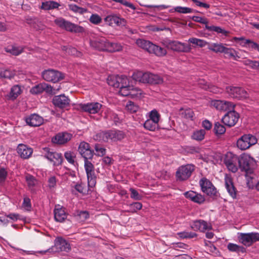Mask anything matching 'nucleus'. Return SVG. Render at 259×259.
Instances as JSON below:
<instances>
[{"label":"nucleus","instance_id":"f257e3e1","mask_svg":"<svg viewBox=\"0 0 259 259\" xmlns=\"http://www.w3.org/2000/svg\"><path fill=\"white\" fill-rule=\"evenodd\" d=\"M124 133L121 131L112 129L101 131L94 136L96 141L106 142H116L120 141L125 138Z\"/></svg>","mask_w":259,"mask_h":259},{"label":"nucleus","instance_id":"f03ea898","mask_svg":"<svg viewBox=\"0 0 259 259\" xmlns=\"http://www.w3.org/2000/svg\"><path fill=\"white\" fill-rule=\"evenodd\" d=\"M132 78L136 81L152 84H161L163 82V78L160 76L149 72H135L133 74Z\"/></svg>","mask_w":259,"mask_h":259},{"label":"nucleus","instance_id":"7ed1b4c3","mask_svg":"<svg viewBox=\"0 0 259 259\" xmlns=\"http://www.w3.org/2000/svg\"><path fill=\"white\" fill-rule=\"evenodd\" d=\"M136 44L149 53L154 54L158 57L164 56L167 53L165 49L143 39H138L136 40Z\"/></svg>","mask_w":259,"mask_h":259},{"label":"nucleus","instance_id":"20e7f679","mask_svg":"<svg viewBox=\"0 0 259 259\" xmlns=\"http://www.w3.org/2000/svg\"><path fill=\"white\" fill-rule=\"evenodd\" d=\"M130 78L125 75H117L116 76V83L109 82V85L116 88H119V94L122 96H126L127 94V89L130 88Z\"/></svg>","mask_w":259,"mask_h":259},{"label":"nucleus","instance_id":"39448f33","mask_svg":"<svg viewBox=\"0 0 259 259\" xmlns=\"http://www.w3.org/2000/svg\"><path fill=\"white\" fill-rule=\"evenodd\" d=\"M195 170L193 164H186L180 166L176 172V178L178 181H185L188 180Z\"/></svg>","mask_w":259,"mask_h":259},{"label":"nucleus","instance_id":"423d86ee","mask_svg":"<svg viewBox=\"0 0 259 259\" xmlns=\"http://www.w3.org/2000/svg\"><path fill=\"white\" fill-rule=\"evenodd\" d=\"M239 241L246 247L251 246L253 243L259 241V233H239L238 234Z\"/></svg>","mask_w":259,"mask_h":259},{"label":"nucleus","instance_id":"0eeeda50","mask_svg":"<svg viewBox=\"0 0 259 259\" xmlns=\"http://www.w3.org/2000/svg\"><path fill=\"white\" fill-rule=\"evenodd\" d=\"M54 22L60 27L71 32L80 33L84 31V28L82 26L66 21L62 18H57Z\"/></svg>","mask_w":259,"mask_h":259},{"label":"nucleus","instance_id":"6e6552de","mask_svg":"<svg viewBox=\"0 0 259 259\" xmlns=\"http://www.w3.org/2000/svg\"><path fill=\"white\" fill-rule=\"evenodd\" d=\"M257 141L255 136L251 134H245L237 140V146L242 150H245L255 145Z\"/></svg>","mask_w":259,"mask_h":259},{"label":"nucleus","instance_id":"1a4fd4ad","mask_svg":"<svg viewBox=\"0 0 259 259\" xmlns=\"http://www.w3.org/2000/svg\"><path fill=\"white\" fill-rule=\"evenodd\" d=\"M224 162L229 170L236 172L239 167V157L232 152H227L225 155Z\"/></svg>","mask_w":259,"mask_h":259},{"label":"nucleus","instance_id":"9d476101","mask_svg":"<svg viewBox=\"0 0 259 259\" xmlns=\"http://www.w3.org/2000/svg\"><path fill=\"white\" fill-rule=\"evenodd\" d=\"M201 190L210 197H218L219 193L212 183L205 178H202L199 181Z\"/></svg>","mask_w":259,"mask_h":259},{"label":"nucleus","instance_id":"9b49d317","mask_svg":"<svg viewBox=\"0 0 259 259\" xmlns=\"http://www.w3.org/2000/svg\"><path fill=\"white\" fill-rule=\"evenodd\" d=\"M166 47L177 52L188 53L191 50V46L189 44L181 42L177 40H168L166 42Z\"/></svg>","mask_w":259,"mask_h":259},{"label":"nucleus","instance_id":"f8f14e48","mask_svg":"<svg viewBox=\"0 0 259 259\" xmlns=\"http://www.w3.org/2000/svg\"><path fill=\"white\" fill-rule=\"evenodd\" d=\"M84 167L87 176L88 186L92 188L95 186L97 180L95 167L91 162L87 160L84 161Z\"/></svg>","mask_w":259,"mask_h":259},{"label":"nucleus","instance_id":"ddd939ff","mask_svg":"<svg viewBox=\"0 0 259 259\" xmlns=\"http://www.w3.org/2000/svg\"><path fill=\"white\" fill-rule=\"evenodd\" d=\"M43 78L47 81L57 82L62 80L64 77V74L57 70L54 69H48L44 71L42 73Z\"/></svg>","mask_w":259,"mask_h":259},{"label":"nucleus","instance_id":"4468645a","mask_svg":"<svg viewBox=\"0 0 259 259\" xmlns=\"http://www.w3.org/2000/svg\"><path fill=\"white\" fill-rule=\"evenodd\" d=\"M45 157L53 163L54 165L58 166L62 164L63 157L61 153L54 151L49 148H44Z\"/></svg>","mask_w":259,"mask_h":259},{"label":"nucleus","instance_id":"2eb2a0df","mask_svg":"<svg viewBox=\"0 0 259 259\" xmlns=\"http://www.w3.org/2000/svg\"><path fill=\"white\" fill-rule=\"evenodd\" d=\"M228 111L227 113L222 118V121L225 125L231 127L235 125L237 122L239 115L234 110V108Z\"/></svg>","mask_w":259,"mask_h":259},{"label":"nucleus","instance_id":"dca6fc26","mask_svg":"<svg viewBox=\"0 0 259 259\" xmlns=\"http://www.w3.org/2000/svg\"><path fill=\"white\" fill-rule=\"evenodd\" d=\"M226 92L231 98L239 100L245 99L248 97L246 91L243 88L238 87H227Z\"/></svg>","mask_w":259,"mask_h":259},{"label":"nucleus","instance_id":"f3484780","mask_svg":"<svg viewBox=\"0 0 259 259\" xmlns=\"http://www.w3.org/2000/svg\"><path fill=\"white\" fill-rule=\"evenodd\" d=\"M78 151L81 156L85 160L92 159L94 155V151L92 150L89 143L82 141L81 142L78 148Z\"/></svg>","mask_w":259,"mask_h":259},{"label":"nucleus","instance_id":"a211bd4d","mask_svg":"<svg viewBox=\"0 0 259 259\" xmlns=\"http://www.w3.org/2000/svg\"><path fill=\"white\" fill-rule=\"evenodd\" d=\"M238 164L242 170L250 173L252 171L253 159L248 155H243L239 157Z\"/></svg>","mask_w":259,"mask_h":259},{"label":"nucleus","instance_id":"6ab92c4d","mask_svg":"<svg viewBox=\"0 0 259 259\" xmlns=\"http://www.w3.org/2000/svg\"><path fill=\"white\" fill-rule=\"evenodd\" d=\"M211 106L219 111H228L235 108V105L232 103L224 100H212L210 103Z\"/></svg>","mask_w":259,"mask_h":259},{"label":"nucleus","instance_id":"aec40b11","mask_svg":"<svg viewBox=\"0 0 259 259\" xmlns=\"http://www.w3.org/2000/svg\"><path fill=\"white\" fill-rule=\"evenodd\" d=\"M55 252L65 251L69 252L71 250L70 244L64 238L58 237L55 240V245L53 250Z\"/></svg>","mask_w":259,"mask_h":259},{"label":"nucleus","instance_id":"412c9836","mask_svg":"<svg viewBox=\"0 0 259 259\" xmlns=\"http://www.w3.org/2000/svg\"><path fill=\"white\" fill-rule=\"evenodd\" d=\"M69 98L64 94L58 96H55L52 100V102L55 107L60 109H63L69 106Z\"/></svg>","mask_w":259,"mask_h":259},{"label":"nucleus","instance_id":"4be33fe9","mask_svg":"<svg viewBox=\"0 0 259 259\" xmlns=\"http://www.w3.org/2000/svg\"><path fill=\"white\" fill-rule=\"evenodd\" d=\"M108 40L104 37H99L90 40V46L98 50L106 51Z\"/></svg>","mask_w":259,"mask_h":259},{"label":"nucleus","instance_id":"5701e85b","mask_svg":"<svg viewBox=\"0 0 259 259\" xmlns=\"http://www.w3.org/2000/svg\"><path fill=\"white\" fill-rule=\"evenodd\" d=\"M80 108L84 112L90 114H96L99 112L102 105L98 102H92L87 104H80Z\"/></svg>","mask_w":259,"mask_h":259},{"label":"nucleus","instance_id":"b1692460","mask_svg":"<svg viewBox=\"0 0 259 259\" xmlns=\"http://www.w3.org/2000/svg\"><path fill=\"white\" fill-rule=\"evenodd\" d=\"M72 137V135L67 133L62 132L57 134L52 138V142L54 144L63 145L69 141Z\"/></svg>","mask_w":259,"mask_h":259},{"label":"nucleus","instance_id":"393cba45","mask_svg":"<svg viewBox=\"0 0 259 259\" xmlns=\"http://www.w3.org/2000/svg\"><path fill=\"white\" fill-rule=\"evenodd\" d=\"M17 151L21 158L26 159L31 156L33 149L26 145L20 144L17 146Z\"/></svg>","mask_w":259,"mask_h":259},{"label":"nucleus","instance_id":"a878e982","mask_svg":"<svg viewBox=\"0 0 259 259\" xmlns=\"http://www.w3.org/2000/svg\"><path fill=\"white\" fill-rule=\"evenodd\" d=\"M25 121L30 126H39L44 122V118L37 114H32L25 118Z\"/></svg>","mask_w":259,"mask_h":259},{"label":"nucleus","instance_id":"bb28decb","mask_svg":"<svg viewBox=\"0 0 259 259\" xmlns=\"http://www.w3.org/2000/svg\"><path fill=\"white\" fill-rule=\"evenodd\" d=\"M184 195L186 198L199 204L203 203L205 201V198L203 195L193 191L186 192Z\"/></svg>","mask_w":259,"mask_h":259},{"label":"nucleus","instance_id":"cd10ccee","mask_svg":"<svg viewBox=\"0 0 259 259\" xmlns=\"http://www.w3.org/2000/svg\"><path fill=\"white\" fill-rule=\"evenodd\" d=\"M225 188L229 195L233 199L235 198L236 197L237 190L234 186L232 178L228 175H226L225 177Z\"/></svg>","mask_w":259,"mask_h":259},{"label":"nucleus","instance_id":"c85d7f7f","mask_svg":"<svg viewBox=\"0 0 259 259\" xmlns=\"http://www.w3.org/2000/svg\"><path fill=\"white\" fill-rule=\"evenodd\" d=\"M54 218L56 221L63 222L67 218V213L65 211V208L60 205H56L54 210Z\"/></svg>","mask_w":259,"mask_h":259},{"label":"nucleus","instance_id":"c756f323","mask_svg":"<svg viewBox=\"0 0 259 259\" xmlns=\"http://www.w3.org/2000/svg\"><path fill=\"white\" fill-rule=\"evenodd\" d=\"M191 227L194 231L199 230L201 232H204L209 229L207 222L202 220L194 221Z\"/></svg>","mask_w":259,"mask_h":259},{"label":"nucleus","instance_id":"7c9ffc66","mask_svg":"<svg viewBox=\"0 0 259 259\" xmlns=\"http://www.w3.org/2000/svg\"><path fill=\"white\" fill-rule=\"evenodd\" d=\"M233 39L234 40H243L244 41V44L241 43L240 45H241L243 47H246L247 45L248 48L254 50H257L259 52V45L257 43L253 41L250 39H246L243 37H234Z\"/></svg>","mask_w":259,"mask_h":259},{"label":"nucleus","instance_id":"2f4dec72","mask_svg":"<svg viewBox=\"0 0 259 259\" xmlns=\"http://www.w3.org/2000/svg\"><path fill=\"white\" fill-rule=\"evenodd\" d=\"M228 249L231 252H234L238 254L246 252V249L243 246H240L233 243H229L227 245Z\"/></svg>","mask_w":259,"mask_h":259},{"label":"nucleus","instance_id":"473e14b6","mask_svg":"<svg viewBox=\"0 0 259 259\" xmlns=\"http://www.w3.org/2000/svg\"><path fill=\"white\" fill-rule=\"evenodd\" d=\"M226 58H233L234 60L238 61L240 58L238 53L233 48L225 47L223 52Z\"/></svg>","mask_w":259,"mask_h":259},{"label":"nucleus","instance_id":"72a5a7b5","mask_svg":"<svg viewBox=\"0 0 259 259\" xmlns=\"http://www.w3.org/2000/svg\"><path fill=\"white\" fill-rule=\"evenodd\" d=\"M60 6V5L58 3L51 1L42 2L40 9L45 10H50L58 9Z\"/></svg>","mask_w":259,"mask_h":259},{"label":"nucleus","instance_id":"f704fd0d","mask_svg":"<svg viewBox=\"0 0 259 259\" xmlns=\"http://www.w3.org/2000/svg\"><path fill=\"white\" fill-rule=\"evenodd\" d=\"M7 53L14 56H18L23 52V49L21 47L16 46H9L5 48Z\"/></svg>","mask_w":259,"mask_h":259},{"label":"nucleus","instance_id":"c9c22d12","mask_svg":"<svg viewBox=\"0 0 259 259\" xmlns=\"http://www.w3.org/2000/svg\"><path fill=\"white\" fill-rule=\"evenodd\" d=\"M127 92L126 96H130L132 98H140L143 94V92L141 89L135 88L132 85H131L130 88L127 89Z\"/></svg>","mask_w":259,"mask_h":259},{"label":"nucleus","instance_id":"e433bc0d","mask_svg":"<svg viewBox=\"0 0 259 259\" xmlns=\"http://www.w3.org/2000/svg\"><path fill=\"white\" fill-rule=\"evenodd\" d=\"M225 46L221 43H213L209 44L208 49L216 53H223Z\"/></svg>","mask_w":259,"mask_h":259},{"label":"nucleus","instance_id":"4c0bfd02","mask_svg":"<svg viewBox=\"0 0 259 259\" xmlns=\"http://www.w3.org/2000/svg\"><path fill=\"white\" fill-rule=\"evenodd\" d=\"M122 50V47L120 44L108 41L106 51L115 52H120Z\"/></svg>","mask_w":259,"mask_h":259},{"label":"nucleus","instance_id":"58836bf2","mask_svg":"<svg viewBox=\"0 0 259 259\" xmlns=\"http://www.w3.org/2000/svg\"><path fill=\"white\" fill-rule=\"evenodd\" d=\"M144 127L147 130L150 131H155L158 129L159 124L148 119L144 122Z\"/></svg>","mask_w":259,"mask_h":259},{"label":"nucleus","instance_id":"ea45409f","mask_svg":"<svg viewBox=\"0 0 259 259\" xmlns=\"http://www.w3.org/2000/svg\"><path fill=\"white\" fill-rule=\"evenodd\" d=\"M15 74V72L11 69L0 68V77L1 78L11 79Z\"/></svg>","mask_w":259,"mask_h":259},{"label":"nucleus","instance_id":"a19ab883","mask_svg":"<svg viewBox=\"0 0 259 259\" xmlns=\"http://www.w3.org/2000/svg\"><path fill=\"white\" fill-rule=\"evenodd\" d=\"M205 28L208 31H214L218 33H222L225 36H228L229 32L225 30V29H222L221 27L215 26H209L208 25H206L205 26Z\"/></svg>","mask_w":259,"mask_h":259},{"label":"nucleus","instance_id":"79ce46f5","mask_svg":"<svg viewBox=\"0 0 259 259\" xmlns=\"http://www.w3.org/2000/svg\"><path fill=\"white\" fill-rule=\"evenodd\" d=\"M180 114L182 117L186 119H190L191 120H193L194 113L193 110L190 108L186 109L185 110L181 109Z\"/></svg>","mask_w":259,"mask_h":259},{"label":"nucleus","instance_id":"37998d69","mask_svg":"<svg viewBox=\"0 0 259 259\" xmlns=\"http://www.w3.org/2000/svg\"><path fill=\"white\" fill-rule=\"evenodd\" d=\"M142 204L139 202H133L128 205L130 210H126V212H130L132 213H135L138 210H140L142 208Z\"/></svg>","mask_w":259,"mask_h":259},{"label":"nucleus","instance_id":"c03bdc74","mask_svg":"<svg viewBox=\"0 0 259 259\" xmlns=\"http://www.w3.org/2000/svg\"><path fill=\"white\" fill-rule=\"evenodd\" d=\"M188 41L190 43L196 45L201 48L205 47L207 44V42L206 41L195 37L190 38Z\"/></svg>","mask_w":259,"mask_h":259},{"label":"nucleus","instance_id":"a18cd8bd","mask_svg":"<svg viewBox=\"0 0 259 259\" xmlns=\"http://www.w3.org/2000/svg\"><path fill=\"white\" fill-rule=\"evenodd\" d=\"M21 90L18 85H14L11 89L10 96L13 99H15L20 94Z\"/></svg>","mask_w":259,"mask_h":259},{"label":"nucleus","instance_id":"49530a36","mask_svg":"<svg viewBox=\"0 0 259 259\" xmlns=\"http://www.w3.org/2000/svg\"><path fill=\"white\" fill-rule=\"evenodd\" d=\"M149 119L159 124V121L160 118V115L156 110H152L149 112Z\"/></svg>","mask_w":259,"mask_h":259},{"label":"nucleus","instance_id":"de8ad7c7","mask_svg":"<svg viewBox=\"0 0 259 259\" xmlns=\"http://www.w3.org/2000/svg\"><path fill=\"white\" fill-rule=\"evenodd\" d=\"M213 130L216 135H223L226 132V128L223 124L217 122L214 124Z\"/></svg>","mask_w":259,"mask_h":259},{"label":"nucleus","instance_id":"09e8293b","mask_svg":"<svg viewBox=\"0 0 259 259\" xmlns=\"http://www.w3.org/2000/svg\"><path fill=\"white\" fill-rule=\"evenodd\" d=\"M175 12L182 14H188L194 12V10L185 7L177 6L174 8Z\"/></svg>","mask_w":259,"mask_h":259},{"label":"nucleus","instance_id":"8fccbe9b","mask_svg":"<svg viewBox=\"0 0 259 259\" xmlns=\"http://www.w3.org/2000/svg\"><path fill=\"white\" fill-rule=\"evenodd\" d=\"M126 108L131 113L136 112L139 109V106L132 101H128L126 105Z\"/></svg>","mask_w":259,"mask_h":259},{"label":"nucleus","instance_id":"3c124183","mask_svg":"<svg viewBox=\"0 0 259 259\" xmlns=\"http://www.w3.org/2000/svg\"><path fill=\"white\" fill-rule=\"evenodd\" d=\"M205 135V131L203 130H200L194 132L192 137L194 140L201 141L204 139Z\"/></svg>","mask_w":259,"mask_h":259},{"label":"nucleus","instance_id":"603ef678","mask_svg":"<svg viewBox=\"0 0 259 259\" xmlns=\"http://www.w3.org/2000/svg\"><path fill=\"white\" fill-rule=\"evenodd\" d=\"M95 154L98 156H103L106 154V149L99 144H96L94 147Z\"/></svg>","mask_w":259,"mask_h":259},{"label":"nucleus","instance_id":"864d4df0","mask_svg":"<svg viewBox=\"0 0 259 259\" xmlns=\"http://www.w3.org/2000/svg\"><path fill=\"white\" fill-rule=\"evenodd\" d=\"M131 198L135 200H141L143 198V196L140 194L135 189L131 188Z\"/></svg>","mask_w":259,"mask_h":259},{"label":"nucleus","instance_id":"5fc2aeb1","mask_svg":"<svg viewBox=\"0 0 259 259\" xmlns=\"http://www.w3.org/2000/svg\"><path fill=\"white\" fill-rule=\"evenodd\" d=\"M69 10L78 13L80 14H83L86 11L85 9L79 7L76 5L74 4H70L68 6Z\"/></svg>","mask_w":259,"mask_h":259},{"label":"nucleus","instance_id":"6e6d98bb","mask_svg":"<svg viewBox=\"0 0 259 259\" xmlns=\"http://www.w3.org/2000/svg\"><path fill=\"white\" fill-rule=\"evenodd\" d=\"M180 237L182 238H193L197 236V234L194 232H183L179 234Z\"/></svg>","mask_w":259,"mask_h":259},{"label":"nucleus","instance_id":"4d7b16f0","mask_svg":"<svg viewBox=\"0 0 259 259\" xmlns=\"http://www.w3.org/2000/svg\"><path fill=\"white\" fill-rule=\"evenodd\" d=\"M117 17L116 15H108L105 18V21L110 26H112L113 24H115Z\"/></svg>","mask_w":259,"mask_h":259},{"label":"nucleus","instance_id":"13d9d810","mask_svg":"<svg viewBox=\"0 0 259 259\" xmlns=\"http://www.w3.org/2000/svg\"><path fill=\"white\" fill-rule=\"evenodd\" d=\"M44 91L42 83H40L31 89V92L33 94H37L41 93Z\"/></svg>","mask_w":259,"mask_h":259},{"label":"nucleus","instance_id":"bf43d9fd","mask_svg":"<svg viewBox=\"0 0 259 259\" xmlns=\"http://www.w3.org/2000/svg\"><path fill=\"white\" fill-rule=\"evenodd\" d=\"M26 181L30 189H32L36 184V179L32 176L26 177Z\"/></svg>","mask_w":259,"mask_h":259},{"label":"nucleus","instance_id":"052dcab7","mask_svg":"<svg viewBox=\"0 0 259 259\" xmlns=\"http://www.w3.org/2000/svg\"><path fill=\"white\" fill-rule=\"evenodd\" d=\"M64 157L69 163L74 164L75 156L73 153L70 151L66 152L64 154Z\"/></svg>","mask_w":259,"mask_h":259},{"label":"nucleus","instance_id":"680f3d73","mask_svg":"<svg viewBox=\"0 0 259 259\" xmlns=\"http://www.w3.org/2000/svg\"><path fill=\"white\" fill-rule=\"evenodd\" d=\"M22 206L27 210H30L31 208V201L29 198L25 197L23 199Z\"/></svg>","mask_w":259,"mask_h":259},{"label":"nucleus","instance_id":"e2e57ef3","mask_svg":"<svg viewBox=\"0 0 259 259\" xmlns=\"http://www.w3.org/2000/svg\"><path fill=\"white\" fill-rule=\"evenodd\" d=\"M192 19L196 22H199L201 24L207 25L208 21L206 18L204 17H201L199 16H194L192 17Z\"/></svg>","mask_w":259,"mask_h":259},{"label":"nucleus","instance_id":"0e129e2a","mask_svg":"<svg viewBox=\"0 0 259 259\" xmlns=\"http://www.w3.org/2000/svg\"><path fill=\"white\" fill-rule=\"evenodd\" d=\"M8 172L4 167L0 168V183H4L7 177Z\"/></svg>","mask_w":259,"mask_h":259},{"label":"nucleus","instance_id":"69168bd1","mask_svg":"<svg viewBox=\"0 0 259 259\" xmlns=\"http://www.w3.org/2000/svg\"><path fill=\"white\" fill-rule=\"evenodd\" d=\"M90 21L93 24H99L102 19L101 17L97 14H93L91 15L90 18Z\"/></svg>","mask_w":259,"mask_h":259},{"label":"nucleus","instance_id":"338daca9","mask_svg":"<svg viewBox=\"0 0 259 259\" xmlns=\"http://www.w3.org/2000/svg\"><path fill=\"white\" fill-rule=\"evenodd\" d=\"M43 88H44V91L49 94H55V92H53V90H55L56 89L53 88L51 85L43 82L42 83Z\"/></svg>","mask_w":259,"mask_h":259},{"label":"nucleus","instance_id":"774afa93","mask_svg":"<svg viewBox=\"0 0 259 259\" xmlns=\"http://www.w3.org/2000/svg\"><path fill=\"white\" fill-rule=\"evenodd\" d=\"M80 221H84L89 218V214L87 211H81L78 214Z\"/></svg>","mask_w":259,"mask_h":259}]
</instances>
